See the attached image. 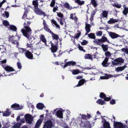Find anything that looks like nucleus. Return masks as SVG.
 I'll return each instance as SVG.
<instances>
[{"label":"nucleus","mask_w":128,"mask_h":128,"mask_svg":"<svg viewBox=\"0 0 128 128\" xmlns=\"http://www.w3.org/2000/svg\"><path fill=\"white\" fill-rule=\"evenodd\" d=\"M24 29L22 30V32L23 35L29 40L30 42L32 43L34 40V37L30 36L32 30L29 26H25L24 25Z\"/></svg>","instance_id":"1"},{"label":"nucleus","mask_w":128,"mask_h":128,"mask_svg":"<svg viewBox=\"0 0 128 128\" xmlns=\"http://www.w3.org/2000/svg\"><path fill=\"white\" fill-rule=\"evenodd\" d=\"M18 37L17 36H13L11 37L10 39V42H11L14 44H18Z\"/></svg>","instance_id":"2"},{"label":"nucleus","mask_w":128,"mask_h":128,"mask_svg":"<svg viewBox=\"0 0 128 128\" xmlns=\"http://www.w3.org/2000/svg\"><path fill=\"white\" fill-rule=\"evenodd\" d=\"M25 117L26 122L29 124H31L33 120L32 116L29 114H27L25 116Z\"/></svg>","instance_id":"3"},{"label":"nucleus","mask_w":128,"mask_h":128,"mask_svg":"<svg viewBox=\"0 0 128 128\" xmlns=\"http://www.w3.org/2000/svg\"><path fill=\"white\" fill-rule=\"evenodd\" d=\"M108 34L110 37L112 39L116 38L118 37L122 38L124 36H120L114 32H108Z\"/></svg>","instance_id":"4"},{"label":"nucleus","mask_w":128,"mask_h":128,"mask_svg":"<svg viewBox=\"0 0 128 128\" xmlns=\"http://www.w3.org/2000/svg\"><path fill=\"white\" fill-rule=\"evenodd\" d=\"M25 122L24 118L20 120V122H18L14 124L12 127V128H20V126Z\"/></svg>","instance_id":"5"},{"label":"nucleus","mask_w":128,"mask_h":128,"mask_svg":"<svg viewBox=\"0 0 128 128\" xmlns=\"http://www.w3.org/2000/svg\"><path fill=\"white\" fill-rule=\"evenodd\" d=\"M53 125V123L51 121L48 120L44 124L43 128H52Z\"/></svg>","instance_id":"6"},{"label":"nucleus","mask_w":128,"mask_h":128,"mask_svg":"<svg viewBox=\"0 0 128 128\" xmlns=\"http://www.w3.org/2000/svg\"><path fill=\"white\" fill-rule=\"evenodd\" d=\"M124 60L122 58H119L115 60L112 61V64L113 65H116L119 64L120 63H122L124 62Z\"/></svg>","instance_id":"7"},{"label":"nucleus","mask_w":128,"mask_h":128,"mask_svg":"<svg viewBox=\"0 0 128 128\" xmlns=\"http://www.w3.org/2000/svg\"><path fill=\"white\" fill-rule=\"evenodd\" d=\"M58 109L55 110L52 112V113L54 114H55V112L56 111V115L59 118H63L62 112L61 110H58Z\"/></svg>","instance_id":"8"},{"label":"nucleus","mask_w":128,"mask_h":128,"mask_svg":"<svg viewBox=\"0 0 128 128\" xmlns=\"http://www.w3.org/2000/svg\"><path fill=\"white\" fill-rule=\"evenodd\" d=\"M34 10L35 13L37 14L40 15H43L44 16H45V12H44L42 10L39 8L38 7L34 8Z\"/></svg>","instance_id":"9"},{"label":"nucleus","mask_w":128,"mask_h":128,"mask_svg":"<svg viewBox=\"0 0 128 128\" xmlns=\"http://www.w3.org/2000/svg\"><path fill=\"white\" fill-rule=\"evenodd\" d=\"M94 122H90L88 121L85 122L84 123H82L81 124L82 125L83 124H84V126H83L84 128H90L92 126V124H94Z\"/></svg>","instance_id":"10"},{"label":"nucleus","mask_w":128,"mask_h":128,"mask_svg":"<svg viewBox=\"0 0 128 128\" xmlns=\"http://www.w3.org/2000/svg\"><path fill=\"white\" fill-rule=\"evenodd\" d=\"M70 18L72 20H74L76 24H77L78 22V18L76 16V14H73L72 13L70 14Z\"/></svg>","instance_id":"11"},{"label":"nucleus","mask_w":128,"mask_h":128,"mask_svg":"<svg viewBox=\"0 0 128 128\" xmlns=\"http://www.w3.org/2000/svg\"><path fill=\"white\" fill-rule=\"evenodd\" d=\"M114 124L115 128H124L123 124L120 122H116Z\"/></svg>","instance_id":"12"},{"label":"nucleus","mask_w":128,"mask_h":128,"mask_svg":"<svg viewBox=\"0 0 128 128\" xmlns=\"http://www.w3.org/2000/svg\"><path fill=\"white\" fill-rule=\"evenodd\" d=\"M43 21L44 22L43 24L44 26V28L46 31L51 34L52 32L50 29L48 28L47 25L46 24V23L45 22V21L44 20H43Z\"/></svg>","instance_id":"13"},{"label":"nucleus","mask_w":128,"mask_h":128,"mask_svg":"<svg viewBox=\"0 0 128 128\" xmlns=\"http://www.w3.org/2000/svg\"><path fill=\"white\" fill-rule=\"evenodd\" d=\"M51 50L52 52L54 53L56 52L58 48L57 46L56 45H54L52 43H51Z\"/></svg>","instance_id":"14"},{"label":"nucleus","mask_w":128,"mask_h":128,"mask_svg":"<svg viewBox=\"0 0 128 128\" xmlns=\"http://www.w3.org/2000/svg\"><path fill=\"white\" fill-rule=\"evenodd\" d=\"M100 96L101 98H104L105 101L109 100L110 98H109L106 97V95L103 93H101L100 94Z\"/></svg>","instance_id":"15"},{"label":"nucleus","mask_w":128,"mask_h":128,"mask_svg":"<svg viewBox=\"0 0 128 128\" xmlns=\"http://www.w3.org/2000/svg\"><path fill=\"white\" fill-rule=\"evenodd\" d=\"M26 53L25 54L27 58L29 59H32L33 58V55L31 52L27 50Z\"/></svg>","instance_id":"16"},{"label":"nucleus","mask_w":128,"mask_h":128,"mask_svg":"<svg viewBox=\"0 0 128 128\" xmlns=\"http://www.w3.org/2000/svg\"><path fill=\"white\" fill-rule=\"evenodd\" d=\"M119 20L118 19H114L113 18H110L108 22V23L109 24H111L114 23L118 22Z\"/></svg>","instance_id":"17"},{"label":"nucleus","mask_w":128,"mask_h":128,"mask_svg":"<svg viewBox=\"0 0 128 128\" xmlns=\"http://www.w3.org/2000/svg\"><path fill=\"white\" fill-rule=\"evenodd\" d=\"M123 7L124 10L122 12L123 14L125 16H126L128 13V8L126 7L125 5H124Z\"/></svg>","instance_id":"18"},{"label":"nucleus","mask_w":128,"mask_h":128,"mask_svg":"<svg viewBox=\"0 0 128 128\" xmlns=\"http://www.w3.org/2000/svg\"><path fill=\"white\" fill-rule=\"evenodd\" d=\"M5 70L8 72H12L14 70V69L11 67L9 66H7L4 68Z\"/></svg>","instance_id":"19"},{"label":"nucleus","mask_w":128,"mask_h":128,"mask_svg":"<svg viewBox=\"0 0 128 128\" xmlns=\"http://www.w3.org/2000/svg\"><path fill=\"white\" fill-rule=\"evenodd\" d=\"M11 107L12 108H16L15 110H19L22 109V107L20 106L19 104H12V106Z\"/></svg>","instance_id":"20"},{"label":"nucleus","mask_w":128,"mask_h":128,"mask_svg":"<svg viewBox=\"0 0 128 128\" xmlns=\"http://www.w3.org/2000/svg\"><path fill=\"white\" fill-rule=\"evenodd\" d=\"M79 116L80 117H81L83 119H85L86 120H87L88 118H89L91 117V116L89 114H88L87 116L84 114H80L79 115Z\"/></svg>","instance_id":"21"},{"label":"nucleus","mask_w":128,"mask_h":128,"mask_svg":"<svg viewBox=\"0 0 128 128\" xmlns=\"http://www.w3.org/2000/svg\"><path fill=\"white\" fill-rule=\"evenodd\" d=\"M126 67V66H122L118 67L116 68V70L118 72L122 71L124 70V68Z\"/></svg>","instance_id":"22"},{"label":"nucleus","mask_w":128,"mask_h":128,"mask_svg":"<svg viewBox=\"0 0 128 128\" xmlns=\"http://www.w3.org/2000/svg\"><path fill=\"white\" fill-rule=\"evenodd\" d=\"M42 121V119H39L35 125V128H39Z\"/></svg>","instance_id":"23"},{"label":"nucleus","mask_w":128,"mask_h":128,"mask_svg":"<svg viewBox=\"0 0 128 128\" xmlns=\"http://www.w3.org/2000/svg\"><path fill=\"white\" fill-rule=\"evenodd\" d=\"M86 80L84 79H82L79 81L78 84L76 86V87L80 86L84 84Z\"/></svg>","instance_id":"24"},{"label":"nucleus","mask_w":128,"mask_h":128,"mask_svg":"<svg viewBox=\"0 0 128 128\" xmlns=\"http://www.w3.org/2000/svg\"><path fill=\"white\" fill-rule=\"evenodd\" d=\"M44 107L43 104L40 103L38 104L36 106L37 108L40 110H42Z\"/></svg>","instance_id":"25"},{"label":"nucleus","mask_w":128,"mask_h":128,"mask_svg":"<svg viewBox=\"0 0 128 128\" xmlns=\"http://www.w3.org/2000/svg\"><path fill=\"white\" fill-rule=\"evenodd\" d=\"M96 44L101 46L102 44L100 39H96L93 41Z\"/></svg>","instance_id":"26"},{"label":"nucleus","mask_w":128,"mask_h":128,"mask_svg":"<svg viewBox=\"0 0 128 128\" xmlns=\"http://www.w3.org/2000/svg\"><path fill=\"white\" fill-rule=\"evenodd\" d=\"M40 40L43 42L45 43V44L46 46V40L44 37V36L42 35L41 34L40 36Z\"/></svg>","instance_id":"27"},{"label":"nucleus","mask_w":128,"mask_h":128,"mask_svg":"<svg viewBox=\"0 0 128 128\" xmlns=\"http://www.w3.org/2000/svg\"><path fill=\"white\" fill-rule=\"evenodd\" d=\"M91 27V26L90 24H86L85 30L86 31H88V32H90V28Z\"/></svg>","instance_id":"28"},{"label":"nucleus","mask_w":128,"mask_h":128,"mask_svg":"<svg viewBox=\"0 0 128 128\" xmlns=\"http://www.w3.org/2000/svg\"><path fill=\"white\" fill-rule=\"evenodd\" d=\"M92 56L89 54H85L84 56V58L86 59H89L90 60H92Z\"/></svg>","instance_id":"29"},{"label":"nucleus","mask_w":128,"mask_h":128,"mask_svg":"<svg viewBox=\"0 0 128 128\" xmlns=\"http://www.w3.org/2000/svg\"><path fill=\"white\" fill-rule=\"evenodd\" d=\"M32 4L34 6V8L38 7V2L36 0H33L32 1Z\"/></svg>","instance_id":"30"},{"label":"nucleus","mask_w":128,"mask_h":128,"mask_svg":"<svg viewBox=\"0 0 128 128\" xmlns=\"http://www.w3.org/2000/svg\"><path fill=\"white\" fill-rule=\"evenodd\" d=\"M108 59L107 58H106L104 60L103 62L102 63V64L104 66H107V62Z\"/></svg>","instance_id":"31"},{"label":"nucleus","mask_w":128,"mask_h":128,"mask_svg":"<svg viewBox=\"0 0 128 128\" xmlns=\"http://www.w3.org/2000/svg\"><path fill=\"white\" fill-rule=\"evenodd\" d=\"M51 22L52 23H53L54 24L57 28H60V26L58 24L57 22L55 20H51Z\"/></svg>","instance_id":"32"},{"label":"nucleus","mask_w":128,"mask_h":128,"mask_svg":"<svg viewBox=\"0 0 128 128\" xmlns=\"http://www.w3.org/2000/svg\"><path fill=\"white\" fill-rule=\"evenodd\" d=\"M96 103H98L100 104L103 105L104 104L105 102L102 99H98L96 101Z\"/></svg>","instance_id":"33"},{"label":"nucleus","mask_w":128,"mask_h":128,"mask_svg":"<svg viewBox=\"0 0 128 128\" xmlns=\"http://www.w3.org/2000/svg\"><path fill=\"white\" fill-rule=\"evenodd\" d=\"M101 43L104 42H107V38L105 36H102V38L100 39Z\"/></svg>","instance_id":"34"},{"label":"nucleus","mask_w":128,"mask_h":128,"mask_svg":"<svg viewBox=\"0 0 128 128\" xmlns=\"http://www.w3.org/2000/svg\"><path fill=\"white\" fill-rule=\"evenodd\" d=\"M103 50L104 51H106L108 50V46L107 45L102 44L101 45Z\"/></svg>","instance_id":"35"},{"label":"nucleus","mask_w":128,"mask_h":128,"mask_svg":"<svg viewBox=\"0 0 128 128\" xmlns=\"http://www.w3.org/2000/svg\"><path fill=\"white\" fill-rule=\"evenodd\" d=\"M102 14L104 18H106L108 16V12L106 11H103Z\"/></svg>","instance_id":"36"},{"label":"nucleus","mask_w":128,"mask_h":128,"mask_svg":"<svg viewBox=\"0 0 128 128\" xmlns=\"http://www.w3.org/2000/svg\"><path fill=\"white\" fill-rule=\"evenodd\" d=\"M100 54L98 53H96L92 55V56H94L95 58H98L100 57Z\"/></svg>","instance_id":"37"},{"label":"nucleus","mask_w":128,"mask_h":128,"mask_svg":"<svg viewBox=\"0 0 128 128\" xmlns=\"http://www.w3.org/2000/svg\"><path fill=\"white\" fill-rule=\"evenodd\" d=\"M88 36L90 38L94 39L95 38V36L94 34L92 33H91L88 34Z\"/></svg>","instance_id":"38"},{"label":"nucleus","mask_w":128,"mask_h":128,"mask_svg":"<svg viewBox=\"0 0 128 128\" xmlns=\"http://www.w3.org/2000/svg\"><path fill=\"white\" fill-rule=\"evenodd\" d=\"M10 30L14 31H16V27L13 25H10Z\"/></svg>","instance_id":"39"},{"label":"nucleus","mask_w":128,"mask_h":128,"mask_svg":"<svg viewBox=\"0 0 128 128\" xmlns=\"http://www.w3.org/2000/svg\"><path fill=\"white\" fill-rule=\"evenodd\" d=\"M53 39L57 40L58 38V35L52 32L51 33Z\"/></svg>","instance_id":"40"},{"label":"nucleus","mask_w":128,"mask_h":128,"mask_svg":"<svg viewBox=\"0 0 128 128\" xmlns=\"http://www.w3.org/2000/svg\"><path fill=\"white\" fill-rule=\"evenodd\" d=\"M27 51V50L25 49L20 48L19 49L20 52L22 54H25V53H26V52Z\"/></svg>","instance_id":"41"},{"label":"nucleus","mask_w":128,"mask_h":128,"mask_svg":"<svg viewBox=\"0 0 128 128\" xmlns=\"http://www.w3.org/2000/svg\"><path fill=\"white\" fill-rule=\"evenodd\" d=\"M64 7L70 10L72 8V7L70 6L69 4L68 3H66L64 5Z\"/></svg>","instance_id":"42"},{"label":"nucleus","mask_w":128,"mask_h":128,"mask_svg":"<svg viewBox=\"0 0 128 128\" xmlns=\"http://www.w3.org/2000/svg\"><path fill=\"white\" fill-rule=\"evenodd\" d=\"M80 73V71L78 70H74L72 71V74H76Z\"/></svg>","instance_id":"43"},{"label":"nucleus","mask_w":128,"mask_h":128,"mask_svg":"<svg viewBox=\"0 0 128 128\" xmlns=\"http://www.w3.org/2000/svg\"><path fill=\"white\" fill-rule=\"evenodd\" d=\"M105 54L106 56L109 57H111L112 56H113V54L108 51H107L105 52Z\"/></svg>","instance_id":"44"},{"label":"nucleus","mask_w":128,"mask_h":128,"mask_svg":"<svg viewBox=\"0 0 128 128\" xmlns=\"http://www.w3.org/2000/svg\"><path fill=\"white\" fill-rule=\"evenodd\" d=\"M75 2L80 5H82L84 3V1H81L80 0H75Z\"/></svg>","instance_id":"45"},{"label":"nucleus","mask_w":128,"mask_h":128,"mask_svg":"<svg viewBox=\"0 0 128 128\" xmlns=\"http://www.w3.org/2000/svg\"><path fill=\"white\" fill-rule=\"evenodd\" d=\"M10 114V112L8 111H5L3 113V116H8Z\"/></svg>","instance_id":"46"},{"label":"nucleus","mask_w":128,"mask_h":128,"mask_svg":"<svg viewBox=\"0 0 128 128\" xmlns=\"http://www.w3.org/2000/svg\"><path fill=\"white\" fill-rule=\"evenodd\" d=\"M68 64L69 66H70L71 65L74 66L76 64V62L74 61H69L68 62Z\"/></svg>","instance_id":"47"},{"label":"nucleus","mask_w":128,"mask_h":128,"mask_svg":"<svg viewBox=\"0 0 128 128\" xmlns=\"http://www.w3.org/2000/svg\"><path fill=\"white\" fill-rule=\"evenodd\" d=\"M91 3L94 7H96V2L95 0H91Z\"/></svg>","instance_id":"48"},{"label":"nucleus","mask_w":128,"mask_h":128,"mask_svg":"<svg viewBox=\"0 0 128 128\" xmlns=\"http://www.w3.org/2000/svg\"><path fill=\"white\" fill-rule=\"evenodd\" d=\"M2 22L4 25L6 26H8L9 24L8 21L6 20H3Z\"/></svg>","instance_id":"49"},{"label":"nucleus","mask_w":128,"mask_h":128,"mask_svg":"<svg viewBox=\"0 0 128 128\" xmlns=\"http://www.w3.org/2000/svg\"><path fill=\"white\" fill-rule=\"evenodd\" d=\"M113 6L116 7L118 8H120L121 7L122 5L120 4H112Z\"/></svg>","instance_id":"50"},{"label":"nucleus","mask_w":128,"mask_h":128,"mask_svg":"<svg viewBox=\"0 0 128 128\" xmlns=\"http://www.w3.org/2000/svg\"><path fill=\"white\" fill-rule=\"evenodd\" d=\"M121 50L124 52H125L126 54H128V48H122Z\"/></svg>","instance_id":"51"},{"label":"nucleus","mask_w":128,"mask_h":128,"mask_svg":"<svg viewBox=\"0 0 128 128\" xmlns=\"http://www.w3.org/2000/svg\"><path fill=\"white\" fill-rule=\"evenodd\" d=\"M81 34L80 32H79L77 34L75 35L74 37V38L78 39V38L80 36Z\"/></svg>","instance_id":"52"},{"label":"nucleus","mask_w":128,"mask_h":128,"mask_svg":"<svg viewBox=\"0 0 128 128\" xmlns=\"http://www.w3.org/2000/svg\"><path fill=\"white\" fill-rule=\"evenodd\" d=\"M55 3V0H52L51 4H50V6L52 7H53Z\"/></svg>","instance_id":"53"},{"label":"nucleus","mask_w":128,"mask_h":128,"mask_svg":"<svg viewBox=\"0 0 128 128\" xmlns=\"http://www.w3.org/2000/svg\"><path fill=\"white\" fill-rule=\"evenodd\" d=\"M102 33L101 31H98L96 32V35L97 36H101L102 35Z\"/></svg>","instance_id":"54"},{"label":"nucleus","mask_w":128,"mask_h":128,"mask_svg":"<svg viewBox=\"0 0 128 128\" xmlns=\"http://www.w3.org/2000/svg\"><path fill=\"white\" fill-rule=\"evenodd\" d=\"M0 46V50H1V49H2V48L4 50V51L3 52H6V48L4 46Z\"/></svg>","instance_id":"55"},{"label":"nucleus","mask_w":128,"mask_h":128,"mask_svg":"<svg viewBox=\"0 0 128 128\" xmlns=\"http://www.w3.org/2000/svg\"><path fill=\"white\" fill-rule=\"evenodd\" d=\"M78 48L79 50L82 51L84 52H85V50L83 49L82 47L80 46L79 45L78 46Z\"/></svg>","instance_id":"56"},{"label":"nucleus","mask_w":128,"mask_h":128,"mask_svg":"<svg viewBox=\"0 0 128 128\" xmlns=\"http://www.w3.org/2000/svg\"><path fill=\"white\" fill-rule=\"evenodd\" d=\"M88 42L85 40H84L82 42H81V44L82 45H85L87 44Z\"/></svg>","instance_id":"57"},{"label":"nucleus","mask_w":128,"mask_h":128,"mask_svg":"<svg viewBox=\"0 0 128 128\" xmlns=\"http://www.w3.org/2000/svg\"><path fill=\"white\" fill-rule=\"evenodd\" d=\"M17 64L18 68L20 69H21L22 68V66L20 63L19 62H17Z\"/></svg>","instance_id":"58"},{"label":"nucleus","mask_w":128,"mask_h":128,"mask_svg":"<svg viewBox=\"0 0 128 128\" xmlns=\"http://www.w3.org/2000/svg\"><path fill=\"white\" fill-rule=\"evenodd\" d=\"M109 78L108 76H101L100 77V78L102 79H107Z\"/></svg>","instance_id":"59"},{"label":"nucleus","mask_w":128,"mask_h":128,"mask_svg":"<svg viewBox=\"0 0 128 128\" xmlns=\"http://www.w3.org/2000/svg\"><path fill=\"white\" fill-rule=\"evenodd\" d=\"M57 15L59 17L61 18H62V17L63 16V14H62L60 13H58Z\"/></svg>","instance_id":"60"},{"label":"nucleus","mask_w":128,"mask_h":128,"mask_svg":"<svg viewBox=\"0 0 128 128\" xmlns=\"http://www.w3.org/2000/svg\"><path fill=\"white\" fill-rule=\"evenodd\" d=\"M1 59L0 58V62H1L2 64H4L6 63V59H4V60H1Z\"/></svg>","instance_id":"61"},{"label":"nucleus","mask_w":128,"mask_h":128,"mask_svg":"<svg viewBox=\"0 0 128 128\" xmlns=\"http://www.w3.org/2000/svg\"><path fill=\"white\" fill-rule=\"evenodd\" d=\"M115 103V100L114 99L112 100L110 102V104H113Z\"/></svg>","instance_id":"62"},{"label":"nucleus","mask_w":128,"mask_h":128,"mask_svg":"<svg viewBox=\"0 0 128 128\" xmlns=\"http://www.w3.org/2000/svg\"><path fill=\"white\" fill-rule=\"evenodd\" d=\"M6 2V0H3L0 3V8L2 7V4Z\"/></svg>","instance_id":"63"},{"label":"nucleus","mask_w":128,"mask_h":128,"mask_svg":"<svg viewBox=\"0 0 128 128\" xmlns=\"http://www.w3.org/2000/svg\"><path fill=\"white\" fill-rule=\"evenodd\" d=\"M20 120V116H18L16 118V121L18 122Z\"/></svg>","instance_id":"64"}]
</instances>
